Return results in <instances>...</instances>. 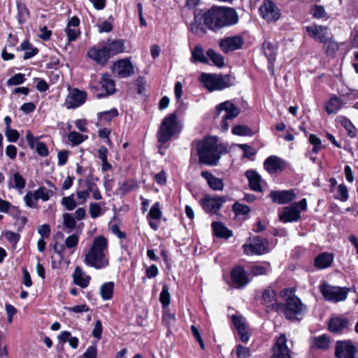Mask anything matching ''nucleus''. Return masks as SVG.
Returning a JSON list of instances; mask_svg holds the SVG:
<instances>
[{"instance_id": "45", "label": "nucleus", "mask_w": 358, "mask_h": 358, "mask_svg": "<svg viewBox=\"0 0 358 358\" xmlns=\"http://www.w3.org/2000/svg\"><path fill=\"white\" fill-rule=\"evenodd\" d=\"M232 210L236 215H246L250 212V208L246 206L241 204L238 202H235L232 206Z\"/></svg>"}, {"instance_id": "42", "label": "nucleus", "mask_w": 358, "mask_h": 358, "mask_svg": "<svg viewBox=\"0 0 358 358\" xmlns=\"http://www.w3.org/2000/svg\"><path fill=\"white\" fill-rule=\"evenodd\" d=\"M118 115V111L116 108H112L110 110L103 111L98 113L99 121L110 122L111 120Z\"/></svg>"}, {"instance_id": "60", "label": "nucleus", "mask_w": 358, "mask_h": 358, "mask_svg": "<svg viewBox=\"0 0 358 358\" xmlns=\"http://www.w3.org/2000/svg\"><path fill=\"white\" fill-rule=\"evenodd\" d=\"M309 141L311 144L313 145V152L317 153L321 149L320 139L316 135L310 134L309 136Z\"/></svg>"}, {"instance_id": "30", "label": "nucleus", "mask_w": 358, "mask_h": 358, "mask_svg": "<svg viewBox=\"0 0 358 358\" xmlns=\"http://www.w3.org/2000/svg\"><path fill=\"white\" fill-rule=\"evenodd\" d=\"M201 176L205 178L209 187L215 191H220L223 189L224 183L222 179L216 178L208 171H202Z\"/></svg>"}, {"instance_id": "18", "label": "nucleus", "mask_w": 358, "mask_h": 358, "mask_svg": "<svg viewBox=\"0 0 358 358\" xmlns=\"http://www.w3.org/2000/svg\"><path fill=\"white\" fill-rule=\"evenodd\" d=\"M269 196L273 202L278 204H286L296 199L293 189L271 191Z\"/></svg>"}, {"instance_id": "63", "label": "nucleus", "mask_w": 358, "mask_h": 358, "mask_svg": "<svg viewBox=\"0 0 358 358\" xmlns=\"http://www.w3.org/2000/svg\"><path fill=\"white\" fill-rule=\"evenodd\" d=\"M236 354L238 358H247L250 356L249 348L238 345L236 349Z\"/></svg>"}, {"instance_id": "38", "label": "nucleus", "mask_w": 358, "mask_h": 358, "mask_svg": "<svg viewBox=\"0 0 358 358\" xmlns=\"http://www.w3.org/2000/svg\"><path fill=\"white\" fill-rule=\"evenodd\" d=\"M63 224L66 232H71L76 226L75 217L72 214L66 213L63 214Z\"/></svg>"}, {"instance_id": "48", "label": "nucleus", "mask_w": 358, "mask_h": 358, "mask_svg": "<svg viewBox=\"0 0 358 358\" xmlns=\"http://www.w3.org/2000/svg\"><path fill=\"white\" fill-rule=\"evenodd\" d=\"M159 300L164 307L170 304L169 289L167 285H164L159 296Z\"/></svg>"}, {"instance_id": "5", "label": "nucleus", "mask_w": 358, "mask_h": 358, "mask_svg": "<svg viewBox=\"0 0 358 358\" xmlns=\"http://www.w3.org/2000/svg\"><path fill=\"white\" fill-rule=\"evenodd\" d=\"M306 310V306L296 296L288 297L285 303H280L277 312L284 313L289 320H299Z\"/></svg>"}, {"instance_id": "15", "label": "nucleus", "mask_w": 358, "mask_h": 358, "mask_svg": "<svg viewBox=\"0 0 358 358\" xmlns=\"http://www.w3.org/2000/svg\"><path fill=\"white\" fill-rule=\"evenodd\" d=\"M87 57L101 66L105 65L110 59L103 43L91 47L87 51Z\"/></svg>"}, {"instance_id": "40", "label": "nucleus", "mask_w": 358, "mask_h": 358, "mask_svg": "<svg viewBox=\"0 0 358 358\" xmlns=\"http://www.w3.org/2000/svg\"><path fill=\"white\" fill-rule=\"evenodd\" d=\"M207 55L210 61L217 67H222L224 65V57L212 49L207 51Z\"/></svg>"}, {"instance_id": "11", "label": "nucleus", "mask_w": 358, "mask_h": 358, "mask_svg": "<svg viewBox=\"0 0 358 358\" xmlns=\"http://www.w3.org/2000/svg\"><path fill=\"white\" fill-rule=\"evenodd\" d=\"M306 29L312 38L323 44H325L331 36L330 29L325 26L312 24L306 27Z\"/></svg>"}, {"instance_id": "31", "label": "nucleus", "mask_w": 358, "mask_h": 358, "mask_svg": "<svg viewBox=\"0 0 358 358\" xmlns=\"http://www.w3.org/2000/svg\"><path fill=\"white\" fill-rule=\"evenodd\" d=\"M334 260L331 253L322 252L315 259V266L318 269H324L329 267Z\"/></svg>"}, {"instance_id": "27", "label": "nucleus", "mask_w": 358, "mask_h": 358, "mask_svg": "<svg viewBox=\"0 0 358 358\" xmlns=\"http://www.w3.org/2000/svg\"><path fill=\"white\" fill-rule=\"evenodd\" d=\"M245 176L248 180L249 185L252 190L259 192L262 191L261 176L256 171L253 170L247 171Z\"/></svg>"}, {"instance_id": "51", "label": "nucleus", "mask_w": 358, "mask_h": 358, "mask_svg": "<svg viewBox=\"0 0 358 358\" xmlns=\"http://www.w3.org/2000/svg\"><path fill=\"white\" fill-rule=\"evenodd\" d=\"M270 264L268 263L266 266L262 265H254L250 268V273L253 275H266L269 271Z\"/></svg>"}, {"instance_id": "53", "label": "nucleus", "mask_w": 358, "mask_h": 358, "mask_svg": "<svg viewBox=\"0 0 358 358\" xmlns=\"http://www.w3.org/2000/svg\"><path fill=\"white\" fill-rule=\"evenodd\" d=\"M62 204L68 210H72L76 207V202L74 199V194H71L69 196H65L62 199Z\"/></svg>"}, {"instance_id": "14", "label": "nucleus", "mask_w": 358, "mask_h": 358, "mask_svg": "<svg viewBox=\"0 0 358 358\" xmlns=\"http://www.w3.org/2000/svg\"><path fill=\"white\" fill-rule=\"evenodd\" d=\"M226 201L224 197L205 196L201 201V205L203 209L206 212L216 213L220 209L222 204Z\"/></svg>"}, {"instance_id": "54", "label": "nucleus", "mask_w": 358, "mask_h": 358, "mask_svg": "<svg viewBox=\"0 0 358 358\" xmlns=\"http://www.w3.org/2000/svg\"><path fill=\"white\" fill-rule=\"evenodd\" d=\"M311 14L315 18H323L327 16V12L322 6L314 5L311 8Z\"/></svg>"}, {"instance_id": "1", "label": "nucleus", "mask_w": 358, "mask_h": 358, "mask_svg": "<svg viewBox=\"0 0 358 358\" xmlns=\"http://www.w3.org/2000/svg\"><path fill=\"white\" fill-rule=\"evenodd\" d=\"M238 16L235 9L222 6H213L204 13L199 11L194 15V22L191 24V30L196 34L206 33V27L216 31L221 28L236 24Z\"/></svg>"}, {"instance_id": "23", "label": "nucleus", "mask_w": 358, "mask_h": 358, "mask_svg": "<svg viewBox=\"0 0 358 358\" xmlns=\"http://www.w3.org/2000/svg\"><path fill=\"white\" fill-rule=\"evenodd\" d=\"M262 303L270 310H274L277 312V308L280 306V303L276 302V294L274 290L268 287L262 293Z\"/></svg>"}, {"instance_id": "33", "label": "nucleus", "mask_w": 358, "mask_h": 358, "mask_svg": "<svg viewBox=\"0 0 358 358\" xmlns=\"http://www.w3.org/2000/svg\"><path fill=\"white\" fill-rule=\"evenodd\" d=\"M212 228L214 234L219 238H228L232 236L231 231L229 230L222 224L218 222H213L212 223Z\"/></svg>"}, {"instance_id": "36", "label": "nucleus", "mask_w": 358, "mask_h": 358, "mask_svg": "<svg viewBox=\"0 0 358 358\" xmlns=\"http://www.w3.org/2000/svg\"><path fill=\"white\" fill-rule=\"evenodd\" d=\"M264 53L267 57L270 65H273L276 56V46L271 42H265L263 45Z\"/></svg>"}, {"instance_id": "44", "label": "nucleus", "mask_w": 358, "mask_h": 358, "mask_svg": "<svg viewBox=\"0 0 358 358\" xmlns=\"http://www.w3.org/2000/svg\"><path fill=\"white\" fill-rule=\"evenodd\" d=\"M192 60L194 62H207V59L203 55L202 48L200 46H195L192 52Z\"/></svg>"}, {"instance_id": "24", "label": "nucleus", "mask_w": 358, "mask_h": 358, "mask_svg": "<svg viewBox=\"0 0 358 358\" xmlns=\"http://www.w3.org/2000/svg\"><path fill=\"white\" fill-rule=\"evenodd\" d=\"M231 279L237 287H243L249 282L244 268L240 266H236L232 270Z\"/></svg>"}, {"instance_id": "8", "label": "nucleus", "mask_w": 358, "mask_h": 358, "mask_svg": "<svg viewBox=\"0 0 358 358\" xmlns=\"http://www.w3.org/2000/svg\"><path fill=\"white\" fill-rule=\"evenodd\" d=\"M320 290L325 299L334 302L344 301L348 294V288L333 287L327 282L322 283Z\"/></svg>"}, {"instance_id": "20", "label": "nucleus", "mask_w": 358, "mask_h": 358, "mask_svg": "<svg viewBox=\"0 0 358 358\" xmlns=\"http://www.w3.org/2000/svg\"><path fill=\"white\" fill-rule=\"evenodd\" d=\"M216 110L220 113L221 111H225L222 118L225 120H232L237 117L240 113V110L232 102L229 101H224L217 106Z\"/></svg>"}, {"instance_id": "26", "label": "nucleus", "mask_w": 358, "mask_h": 358, "mask_svg": "<svg viewBox=\"0 0 358 358\" xmlns=\"http://www.w3.org/2000/svg\"><path fill=\"white\" fill-rule=\"evenodd\" d=\"M349 320L345 317H334L329 322V329L331 332H341L347 329Z\"/></svg>"}, {"instance_id": "25", "label": "nucleus", "mask_w": 358, "mask_h": 358, "mask_svg": "<svg viewBox=\"0 0 358 358\" xmlns=\"http://www.w3.org/2000/svg\"><path fill=\"white\" fill-rule=\"evenodd\" d=\"M73 278L75 284L82 288L88 287L91 280V277L87 275L79 266L75 268L73 273Z\"/></svg>"}, {"instance_id": "16", "label": "nucleus", "mask_w": 358, "mask_h": 358, "mask_svg": "<svg viewBox=\"0 0 358 358\" xmlns=\"http://www.w3.org/2000/svg\"><path fill=\"white\" fill-rule=\"evenodd\" d=\"M86 96V92L73 89L66 96L64 105L68 109L79 107L84 103Z\"/></svg>"}, {"instance_id": "62", "label": "nucleus", "mask_w": 358, "mask_h": 358, "mask_svg": "<svg viewBox=\"0 0 358 358\" xmlns=\"http://www.w3.org/2000/svg\"><path fill=\"white\" fill-rule=\"evenodd\" d=\"M238 146L243 151V155L247 158H251L256 154L255 150L247 144H239Z\"/></svg>"}, {"instance_id": "9", "label": "nucleus", "mask_w": 358, "mask_h": 358, "mask_svg": "<svg viewBox=\"0 0 358 358\" xmlns=\"http://www.w3.org/2000/svg\"><path fill=\"white\" fill-rule=\"evenodd\" d=\"M243 248L247 255H261L268 252V242L257 236L250 239V243L244 244Z\"/></svg>"}, {"instance_id": "43", "label": "nucleus", "mask_w": 358, "mask_h": 358, "mask_svg": "<svg viewBox=\"0 0 358 358\" xmlns=\"http://www.w3.org/2000/svg\"><path fill=\"white\" fill-rule=\"evenodd\" d=\"M79 238V235L76 234L67 236L64 240L66 248L71 249L74 251L78 247Z\"/></svg>"}, {"instance_id": "47", "label": "nucleus", "mask_w": 358, "mask_h": 358, "mask_svg": "<svg viewBox=\"0 0 358 358\" xmlns=\"http://www.w3.org/2000/svg\"><path fill=\"white\" fill-rule=\"evenodd\" d=\"M162 211L160 210V204L159 202H156L153 204L150 210V212L148 215V219L152 220H160L162 217Z\"/></svg>"}, {"instance_id": "10", "label": "nucleus", "mask_w": 358, "mask_h": 358, "mask_svg": "<svg viewBox=\"0 0 358 358\" xmlns=\"http://www.w3.org/2000/svg\"><path fill=\"white\" fill-rule=\"evenodd\" d=\"M111 70L115 75L121 78H128L134 74V66L127 58L115 62Z\"/></svg>"}, {"instance_id": "32", "label": "nucleus", "mask_w": 358, "mask_h": 358, "mask_svg": "<svg viewBox=\"0 0 358 358\" xmlns=\"http://www.w3.org/2000/svg\"><path fill=\"white\" fill-rule=\"evenodd\" d=\"M102 89L105 91L104 95H110L115 91V85L114 80L111 78V76L108 73L102 75L100 81Z\"/></svg>"}, {"instance_id": "28", "label": "nucleus", "mask_w": 358, "mask_h": 358, "mask_svg": "<svg viewBox=\"0 0 358 358\" xmlns=\"http://www.w3.org/2000/svg\"><path fill=\"white\" fill-rule=\"evenodd\" d=\"M25 185L26 180L17 172L13 173L8 180V188L15 189L20 194H22Z\"/></svg>"}, {"instance_id": "39", "label": "nucleus", "mask_w": 358, "mask_h": 358, "mask_svg": "<svg viewBox=\"0 0 358 358\" xmlns=\"http://www.w3.org/2000/svg\"><path fill=\"white\" fill-rule=\"evenodd\" d=\"M21 50L25 51L23 58L28 59L34 57L38 53V49L34 48L28 41H24L22 43Z\"/></svg>"}, {"instance_id": "56", "label": "nucleus", "mask_w": 358, "mask_h": 358, "mask_svg": "<svg viewBox=\"0 0 358 358\" xmlns=\"http://www.w3.org/2000/svg\"><path fill=\"white\" fill-rule=\"evenodd\" d=\"M326 52L327 55H334L338 49V45L331 39V36L329 41L324 44Z\"/></svg>"}, {"instance_id": "57", "label": "nucleus", "mask_w": 358, "mask_h": 358, "mask_svg": "<svg viewBox=\"0 0 358 358\" xmlns=\"http://www.w3.org/2000/svg\"><path fill=\"white\" fill-rule=\"evenodd\" d=\"M5 136L9 142H16L20 136L18 131L11 128H6Z\"/></svg>"}, {"instance_id": "34", "label": "nucleus", "mask_w": 358, "mask_h": 358, "mask_svg": "<svg viewBox=\"0 0 358 358\" xmlns=\"http://www.w3.org/2000/svg\"><path fill=\"white\" fill-rule=\"evenodd\" d=\"M343 106V101L341 99L334 96L329 99L325 104V110L328 114L336 113Z\"/></svg>"}, {"instance_id": "21", "label": "nucleus", "mask_w": 358, "mask_h": 358, "mask_svg": "<svg viewBox=\"0 0 358 358\" xmlns=\"http://www.w3.org/2000/svg\"><path fill=\"white\" fill-rule=\"evenodd\" d=\"M243 45V39L241 36H233L224 38L220 41V48L224 52L239 49Z\"/></svg>"}, {"instance_id": "59", "label": "nucleus", "mask_w": 358, "mask_h": 358, "mask_svg": "<svg viewBox=\"0 0 358 358\" xmlns=\"http://www.w3.org/2000/svg\"><path fill=\"white\" fill-rule=\"evenodd\" d=\"M97 347L96 344L94 343L93 345L89 346L86 351L83 353V356L84 358H97Z\"/></svg>"}, {"instance_id": "50", "label": "nucleus", "mask_w": 358, "mask_h": 358, "mask_svg": "<svg viewBox=\"0 0 358 358\" xmlns=\"http://www.w3.org/2000/svg\"><path fill=\"white\" fill-rule=\"evenodd\" d=\"M38 200L34 192L29 191L24 196V201L26 205L32 208H36V201Z\"/></svg>"}, {"instance_id": "41", "label": "nucleus", "mask_w": 358, "mask_h": 358, "mask_svg": "<svg viewBox=\"0 0 358 358\" xmlns=\"http://www.w3.org/2000/svg\"><path fill=\"white\" fill-rule=\"evenodd\" d=\"M34 193L38 200L41 199L43 201H47L54 194V189H46L45 187H41L35 190Z\"/></svg>"}, {"instance_id": "37", "label": "nucleus", "mask_w": 358, "mask_h": 358, "mask_svg": "<svg viewBox=\"0 0 358 358\" xmlns=\"http://www.w3.org/2000/svg\"><path fill=\"white\" fill-rule=\"evenodd\" d=\"M114 290V283L107 282L103 283L100 288V294L103 300H110L112 299Z\"/></svg>"}, {"instance_id": "46", "label": "nucleus", "mask_w": 358, "mask_h": 358, "mask_svg": "<svg viewBox=\"0 0 358 358\" xmlns=\"http://www.w3.org/2000/svg\"><path fill=\"white\" fill-rule=\"evenodd\" d=\"M69 140L73 145H78L87 138V136H83L76 131H71L68 135Z\"/></svg>"}, {"instance_id": "19", "label": "nucleus", "mask_w": 358, "mask_h": 358, "mask_svg": "<svg viewBox=\"0 0 358 358\" xmlns=\"http://www.w3.org/2000/svg\"><path fill=\"white\" fill-rule=\"evenodd\" d=\"M80 19L77 16L72 17L68 22L65 32L68 38V43L76 41L80 34L79 29Z\"/></svg>"}, {"instance_id": "64", "label": "nucleus", "mask_w": 358, "mask_h": 358, "mask_svg": "<svg viewBox=\"0 0 358 358\" xmlns=\"http://www.w3.org/2000/svg\"><path fill=\"white\" fill-rule=\"evenodd\" d=\"M4 236L9 242L13 243L14 245L17 244L20 238V235L19 234L11 231H6L4 233Z\"/></svg>"}, {"instance_id": "6", "label": "nucleus", "mask_w": 358, "mask_h": 358, "mask_svg": "<svg viewBox=\"0 0 358 358\" xmlns=\"http://www.w3.org/2000/svg\"><path fill=\"white\" fill-rule=\"evenodd\" d=\"M200 81L210 92L222 90L234 85V78L231 76H221L209 73H202Z\"/></svg>"}, {"instance_id": "58", "label": "nucleus", "mask_w": 358, "mask_h": 358, "mask_svg": "<svg viewBox=\"0 0 358 358\" xmlns=\"http://www.w3.org/2000/svg\"><path fill=\"white\" fill-rule=\"evenodd\" d=\"M102 209L97 203H91L90 204V213L92 218H96L101 215Z\"/></svg>"}, {"instance_id": "52", "label": "nucleus", "mask_w": 358, "mask_h": 358, "mask_svg": "<svg viewBox=\"0 0 358 358\" xmlns=\"http://www.w3.org/2000/svg\"><path fill=\"white\" fill-rule=\"evenodd\" d=\"M336 198L341 201H346L348 199V189L344 184L338 185Z\"/></svg>"}, {"instance_id": "55", "label": "nucleus", "mask_w": 358, "mask_h": 358, "mask_svg": "<svg viewBox=\"0 0 358 358\" xmlns=\"http://www.w3.org/2000/svg\"><path fill=\"white\" fill-rule=\"evenodd\" d=\"M232 133L238 136H250L252 131L250 129L246 126L237 125L232 129Z\"/></svg>"}, {"instance_id": "29", "label": "nucleus", "mask_w": 358, "mask_h": 358, "mask_svg": "<svg viewBox=\"0 0 358 358\" xmlns=\"http://www.w3.org/2000/svg\"><path fill=\"white\" fill-rule=\"evenodd\" d=\"M264 166L269 173L273 174L282 169V163L279 157L270 156L264 161Z\"/></svg>"}, {"instance_id": "13", "label": "nucleus", "mask_w": 358, "mask_h": 358, "mask_svg": "<svg viewBox=\"0 0 358 358\" xmlns=\"http://www.w3.org/2000/svg\"><path fill=\"white\" fill-rule=\"evenodd\" d=\"M262 17L268 22L276 21L280 17V10L271 0H264L259 7Z\"/></svg>"}, {"instance_id": "3", "label": "nucleus", "mask_w": 358, "mask_h": 358, "mask_svg": "<svg viewBox=\"0 0 358 358\" xmlns=\"http://www.w3.org/2000/svg\"><path fill=\"white\" fill-rule=\"evenodd\" d=\"M196 150L200 163L216 166L221 155L227 152V147L218 143L215 136L206 137L196 144Z\"/></svg>"}, {"instance_id": "17", "label": "nucleus", "mask_w": 358, "mask_h": 358, "mask_svg": "<svg viewBox=\"0 0 358 358\" xmlns=\"http://www.w3.org/2000/svg\"><path fill=\"white\" fill-rule=\"evenodd\" d=\"M287 341L285 334H281L276 338L271 358H291L289 350L287 346Z\"/></svg>"}, {"instance_id": "61", "label": "nucleus", "mask_w": 358, "mask_h": 358, "mask_svg": "<svg viewBox=\"0 0 358 358\" xmlns=\"http://www.w3.org/2000/svg\"><path fill=\"white\" fill-rule=\"evenodd\" d=\"M24 80V74L17 73L8 79L7 83L8 85H17L23 83Z\"/></svg>"}, {"instance_id": "22", "label": "nucleus", "mask_w": 358, "mask_h": 358, "mask_svg": "<svg viewBox=\"0 0 358 358\" xmlns=\"http://www.w3.org/2000/svg\"><path fill=\"white\" fill-rule=\"evenodd\" d=\"M109 57H113L117 54L124 52V41L122 39L110 40L108 39L106 43H103Z\"/></svg>"}, {"instance_id": "4", "label": "nucleus", "mask_w": 358, "mask_h": 358, "mask_svg": "<svg viewBox=\"0 0 358 358\" xmlns=\"http://www.w3.org/2000/svg\"><path fill=\"white\" fill-rule=\"evenodd\" d=\"M182 127L177 120L175 113L166 115L162 120L157 131V139L161 143H165L171 138L181 131Z\"/></svg>"}, {"instance_id": "7", "label": "nucleus", "mask_w": 358, "mask_h": 358, "mask_svg": "<svg viewBox=\"0 0 358 358\" xmlns=\"http://www.w3.org/2000/svg\"><path fill=\"white\" fill-rule=\"evenodd\" d=\"M306 208L307 201L306 199L293 203L284 208L282 214L279 215V220L284 223L296 222L300 218L301 212L305 210Z\"/></svg>"}, {"instance_id": "49", "label": "nucleus", "mask_w": 358, "mask_h": 358, "mask_svg": "<svg viewBox=\"0 0 358 358\" xmlns=\"http://www.w3.org/2000/svg\"><path fill=\"white\" fill-rule=\"evenodd\" d=\"M87 189L84 191H77V197L79 200H80V203H84L87 199L89 197V194L90 191L93 190V187L94 186V184L88 181L87 182Z\"/></svg>"}, {"instance_id": "12", "label": "nucleus", "mask_w": 358, "mask_h": 358, "mask_svg": "<svg viewBox=\"0 0 358 358\" xmlns=\"http://www.w3.org/2000/svg\"><path fill=\"white\" fill-rule=\"evenodd\" d=\"M357 352V348L350 341H338L336 343V358H355Z\"/></svg>"}, {"instance_id": "35", "label": "nucleus", "mask_w": 358, "mask_h": 358, "mask_svg": "<svg viewBox=\"0 0 358 358\" xmlns=\"http://www.w3.org/2000/svg\"><path fill=\"white\" fill-rule=\"evenodd\" d=\"M329 345L330 338L326 335L315 337L312 342L313 348L322 350H327L329 347Z\"/></svg>"}, {"instance_id": "2", "label": "nucleus", "mask_w": 358, "mask_h": 358, "mask_svg": "<svg viewBox=\"0 0 358 358\" xmlns=\"http://www.w3.org/2000/svg\"><path fill=\"white\" fill-rule=\"evenodd\" d=\"M108 240L104 236H99L94 238L92 245L85 254V264L96 269H103L108 266Z\"/></svg>"}]
</instances>
